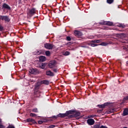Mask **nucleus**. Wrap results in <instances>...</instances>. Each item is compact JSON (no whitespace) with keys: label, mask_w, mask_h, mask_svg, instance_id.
Masks as SVG:
<instances>
[{"label":"nucleus","mask_w":128,"mask_h":128,"mask_svg":"<svg viewBox=\"0 0 128 128\" xmlns=\"http://www.w3.org/2000/svg\"><path fill=\"white\" fill-rule=\"evenodd\" d=\"M74 114V110H70L66 111L65 114H58V116L60 118H66V116H70V114Z\"/></svg>","instance_id":"obj_1"},{"label":"nucleus","mask_w":128,"mask_h":128,"mask_svg":"<svg viewBox=\"0 0 128 128\" xmlns=\"http://www.w3.org/2000/svg\"><path fill=\"white\" fill-rule=\"evenodd\" d=\"M56 61L54 60H52L50 61L48 63V66L50 68H56Z\"/></svg>","instance_id":"obj_2"},{"label":"nucleus","mask_w":128,"mask_h":128,"mask_svg":"<svg viewBox=\"0 0 128 128\" xmlns=\"http://www.w3.org/2000/svg\"><path fill=\"white\" fill-rule=\"evenodd\" d=\"M80 116V112H76V110H74V112L70 115L68 118H78V116Z\"/></svg>","instance_id":"obj_3"},{"label":"nucleus","mask_w":128,"mask_h":128,"mask_svg":"<svg viewBox=\"0 0 128 128\" xmlns=\"http://www.w3.org/2000/svg\"><path fill=\"white\" fill-rule=\"evenodd\" d=\"M99 24H105L106 26H112L113 24L112 22H106V21H104V20L100 22Z\"/></svg>","instance_id":"obj_4"},{"label":"nucleus","mask_w":128,"mask_h":128,"mask_svg":"<svg viewBox=\"0 0 128 128\" xmlns=\"http://www.w3.org/2000/svg\"><path fill=\"white\" fill-rule=\"evenodd\" d=\"M44 47L46 48H47V50H52V48H54V46L50 43L45 44L44 45Z\"/></svg>","instance_id":"obj_5"},{"label":"nucleus","mask_w":128,"mask_h":128,"mask_svg":"<svg viewBox=\"0 0 128 128\" xmlns=\"http://www.w3.org/2000/svg\"><path fill=\"white\" fill-rule=\"evenodd\" d=\"M29 72L32 74H38V70H37V69H34V68L30 69Z\"/></svg>","instance_id":"obj_6"},{"label":"nucleus","mask_w":128,"mask_h":128,"mask_svg":"<svg viewBox=\"0 0 128 128\" xmlns=\"http://www.w3.org/2000/svg\"><path fill=\"white\" fill-rule=\"evenodd\" d=\"M0 20H4L6 22H8L10 20V18H8V16H0Z\"/></svg>","instance_id":"obj_7"},{"label":"nucleus","mask_w":128,"mask_h":128,"mask_svg":"<svg viewBox=\"0 0 128 128\" xmlns=\"http://www.w3.org/2000/svg\"><path fill=\"white\" fill-rule=\"evenodd\" d=\"M42 81L40 82H38L36 84H35V90H38L40 88V86H42Z\"/></svg>","instance_id":"obj_8"},{"label":"nucleus","mask_w":128,"mask_h":128,"mask_svg":"<svg viewBox=\"0 0 128 128\" xmlns=\"http://www.w3.org/2000/svg\"><path fill=\"white\" fill-rule=\"evenodd\" d=\"M87 122L89 126H92L94 124V119H88L87 120Z\"/></svg>","instance_id":"obj_9"},{"label":"nucleus","mask_w":128,"mask_h":128,"mask_svg":"<svg viewBox=\"0 0 128 128\" xmlns=\"http://www.w3.org/2000/svg\"><path fill=\"white\" fill-rule=\"evenodd\" d=\"M46 75L48 76H54V74L50 70H47L46 71Z\"/></svg>","instance_id":"obj_10"},{"label":"nucleus","mask_w":128,"mask_h":128,"mask_svg":"<svg viewBox=\"0 0 128 128\" xmlns=\"http://www.w3.org/2000/svg\"><path fill=\"white\" fill-rule=\"evenodd\" d=\"M41 84H46V86H48L50 84V81L48 80H43L41 81Z\"/></svg>","instance_id":"obj_11"},{"label":"nucleus","mask_w":128,"mask_h":128,"mask_svg":"<svg viewBox=\"0 0 128 128\" xmlns=\"http://www.w3.org/2000/svg\"><path fill=\"white\" fill-rule=\"evenodd\" d=\"M106 106H108V103H104L103 104H100L98 105V106L100 108H106Z\"/></svg>","instance_id":"obj_12"},{"label":"nucleus","mask_w":128,"mask_h":128,"mask_svg":"<svg viewBox=\"0 0 128 128\" xmlns=\"http://www.w3.org/2000/svg\"><path fill=\"white\" fill-rule=\"evenodd\" d=\"M74 36H76V38H80L82 36V32H74Z\"/></svg>","instance_id":"obj_13"},{"label":"nucleus","mask_w":128,"mask_h":128,"mask_svg":"<svg viewBox=\"0 0 128 128\" xmlns=\"http://www.w3.org/2000/svg\"><path fill=\"white\" fill-rule=\"evenodd\" d=\"M34 95L36 96V98H40V94L42 92L40 91H37L34 92Z\"/></svg>","instance_id":"obj_14"},{"label":"nucleus","mask_w":128,"mask_h":128,"mask_svg":"<svg viewBox=\"0 0 128 128\" xmlns=\"http://www.w3.org/2000/svg\"><path fill=\"white\" fill-rule=\"evenodd\" d=\"M123 116H128V108L124 109L123 111Z\"/></svg>","instance_id":"obj_15"},{"label":"nucleus","mask_w":128,"mask_h":128,"mask_svg":"<svg viewBox=\"0 0 128 128\" xmlns=\"http://www.w3.org/2000/svg\"><path fill=\"white\" fill-rule=\"evenodd\" d=\"M102 42L101 40H92L90 41V42H92L93 44H100Z\"/></svg>","instance_id":"obj_16"},{"label":"nucleus","mask_w":128,"mask_h":128,"mask_svg":"<svg viewBox=\"0 0 128 128\" xmlns=\"http://www.w3.org/2000/svg\"><path fill=\"white\" fill-rule=\"evenodd\" d=\"M40 62H46V57L44 56H40L39 58Z\"/></svg>","instance_id":"obj_17"},{"label":"nucleus","mask_w":128,"mask_h":128,"mask_svg":"<svg viewBox=\"0 0 128 128\" xmlns=\"http://www.w3.org/2000/svg\"><path fill=\"white\" fill-rule=\"evenodd\" d=\"M117 26H119V28H126V25L122 24H117Z\"/></svg>","instance_id":"obj_18"},{"label":"nucleus","mask_w":128,"mask_h":128,"mask_svg":"<svg viewBox=\"0 0 128 128\" xmlns=\"http://www.w3.org/2000/svg\"><path fill=\"white\" fill-rule=\"evenodd\" d=\"M2 6L3 8H7L8 10H10V6H8V4H4Z\"/></svg>","instance_id":"obj_19"},{"label":"nucleus","mask_w":128,"mask_h":128,"mask_svg":"<svg viewBox=\"0 0 128 128\" xmlns=\"http://www.w3.org/2000/svg\"><path fill=\"white\" fill-rule=\"evenodd\" d=\"M114 112V108H111L108 110V114H112V112Z\"/></svg>","instance_id":"obj_20"},{"label":"nucleus","mask_w":128,"mask_h":128,"mask_svg":"<svg viewBox=\"0 0 128 128\" xmlns=\"http://www.w3.org/2000/svg\"><path fill=\"white\" fill-rule=\"evenodd\" d=\"M46 64L42 63V64H41L40 68H41L44 70V68H46Z\"/></svg>","instance_id":"obj_21"},{"label":"nucleus","mask_w":128,"mask_h":128,"mask_svg":"<svg viewBox=\"0 0 128 128\" xmlns=\"http://www.w3.org/2000/svg\"><path fill=\"white\" fill-rule=\"evenodd\" d=\"M32 124H38L36 122V120H32V122H31Z\"/></svg>","instance_id":"obj_22"},{"label":"nucleus","mask_w":128,"mask_h":128,"mask_svg":"<svg viewBox=\"0 0 128 128\" xmlns=\"http://www.w3.org/2000/svg\"><path fill=\"white\" fill-rule=\"evenodd\" d=\"M45 54L47 56H50V51H46Z\"/></svg>","instance_id":"obj_23"},{"label":"nucleus","mask_w":128,"mask_h":128,"mask_svg":"<svg viewBox=\"0 0 128 128\" xmlns=\"http://www.w3.org/2000/svg\"><path fill=\"white\" fill-rule=\"evenodd\" d=\"M70 52L68 51H66L64 53V56H70Z\"/></svg>","instance_id":"obj_24"},{"label":"nucleus","mask_w":128,"mask_h":128,"mask_svg":"<svg viewBox=\"0 0 128 128\" xmlns=\"http://www.w3.org/2000/svg\"><path fill=\"white\" fill-rule=\"evenodd\" d=\"M88 46H98L97 44H90V43H89L88 44Z\"/></svg>","instance_id":"obj_25"},{"label":"nucleus","mask_w":128,"mask_h":128,"mask_svg":"<svg viewBox=\"0 0 128 128\" xmlns=\"http://www.w3.org/2000/svg\"><path fill=\"white\" fill-rule=\"evenodd\" d=\"M107 3L109 4H110L114 2V0H107Z\"/></svg>","instance_id":"obj_26"},{"label":"nucleus","mask_w":128,"mask_h":128,"mask_svg":"<svg viewBox=\"0 0 128 128\" xmlns=\"http://www.w3.org/2000/svg\"><path fill=\"white\" fill-rule=\"evenodd\" d=\"M34 54H36V56H38V54H40V51H36L33 52Z\"/></svg>","instance_id":"obj_27"},{"label":"nucleus","mask_w":128,"mask_h":128,"mask_svg":"<svg viewBox=\"0 0 128 128\" xmlns=\"http://www.w3.org/2000/svg\"><path fill=\"white\" fill-rule=\"evenodd\" d=\"M30 116H32V118H34V116H36V114L30 113Z\"/></svg>","instance_id":"obj_28"},{"label":"nucleus","mask_w":128,"mask_h":128,"mask_svg":"<svg viewBox=\"0 0 128 128\" xmlns=\"http://www.w3.org/2000/svg\"><path fill=\"white\" fill-rule=\"evenodd\" d=\"M66 40H68V42H70L72 40V38H70V36H68L66 38Z\"/></svg>","instance_id":"obj_29"},{"label":"nucleus","mask_w":128,"mask_h":128,"mask_svg":"<svg viewBox=\"0 0 128 128\" xmlns=\"http://www.w3.org/2000/svg\"><path fill=\"white\" fill-rule=\"evenodd\" d=\"M32 112H38V108H36L32 109Z\"/></svg>","instance_id":"obj_30"},{"label":"nucleus","mask_w":128,"mask_h":128,"mask_svg":"<svg viewBox=\"0 0 128 128\" xmlns=\"http://www.w3.org/2000/svg\"><path fill=\"white\" fill-rule=\"evenodd\" d=\"M32 118H28L27 120H27V122H32Z\"/></svg>","instance_id":"obj_31"},{"label":"nucleus","mask_w":128,"mask_h":128,"mask_svg":"<svg viewBox=\"0 0 128 128\" xmlns=\"http://www.w3.org/2000/svg\"><path fill=\"white\" fill-rule=\"evenodd\" d=\"M0 36H6V32H2L0 34Z\"/></svg>","instance_id":"obj_32"},{"label":"nucleus","mask_w":128,"mask_h":128,"mask_svg":"<svg viewBox=\"0 0 128 128\" xmlns=\"http://www.w3.org/2000/svg\"><path fill=\"white\" fill-rule=\"evenodd\" d=\"M30 13L34 14V8H32L31 10H30Z\"/></svg>","instance_id":"obj_33"},{"label":"nucleus","mask_w":128,"mask_h":128,"mask_svg":"<svg viewBox=\"0 0 128 128\" xmlns=\"http://www.w3.org/2000/svg\"><path fill=\"white\" fill-rule=\"evenodd\" d=\"M94 128H100V124H96L94 126Z\"/></svg>","instance_id":"obj_34"},{"label":"nucleus","mask_w":128,"mask_h":128,"mask_svg":"<svg viewBox=\"0 0 128 128\" xmlns=\"http://www.w3.org/2000/svg\"><path fill=\"white\" fill-rule=\"evenodd\" d=\"M120 36H123V38H126V34H124V33H122L120 34Z\"/></svg>","instance_id":"obj_35"},{"label":"nucleus","mask_w":128,"mask_h":128,"mask_svg":"<svg viewBox=\"0 0 128 128\" xmlns=\"http://www.w3.org/2000/svg\"><path fill=\"white\" fill-rule=\"evenodd\" d=\"M7 128H14V126H12V125H9Z\"/></svg>","instance_id":"obj_36"},{"label":"nucleus","mask_w":128,"mask_h":128,"mask_svg":"<svg viewBox=\"0 0 128 128\" xmlns=\"http://www.w3.org/2000/svg\"><path fill=\"white\" fill-rule=\"evenodd\" d=\"M124 100H128V96H126L124 98Z\"/></svg>","instance_id":"obj_37"},{"label":"nucleus","mask_w":128,"mask_h":128,"mask_svg":"<svg viewBox=\"0 0 128 128\" xmlns=\"http://www.w3.org/2000/svg\"><path fill=\"white\" fill-rule=\"evenodd\" d=\"M44 121L42 120H38V124H43Z\"/></svg>","instance_id":"obj_38"},{"label":"nucleus","mask_w":128,"mask_h":128,"mask_svg":"<svg viewBox=\"0 0 128 128\" xmlns=\"http://www.w3.org/2000/svg\"><path fill=\"white\" fill-rule=\"evenodd\" d=\"M81 48H88V46H81Z\"/></svg>","instance_id":"obj_39"},{"label":"nucleus","mask_w":128,"mask_h":128,"mask_svg":"<svg viewBox=\"0 0 128 128\" xmlns=\"http://www.w3.org/2000/svg\"><path fill=\"white\" fill-rule=\"evenodd\" d=\"M95 116H96V115L94 114V115H90V118H95Z\"/></svg>","instance_id":"obj_40"},{"label":"nucleus","mask_w":128,"mask_h":128,"mask_svg":"<svg viewBox=\"0 0 128 128\" xmlns=\"http://www.w3.org/2000/svg\"><path fill=\"white\" fill-rule=\"evenodd\" d=\"M4 30V27L2 26V25H0V30Z\"/></svg>","instance_id":"obj_41"},{"label":"nucleus","mask_w":128,"mask_h":128,"mask_svg":"<svg viewBox=\"0 0 128 128\" xmlns=\"http://www.w3.org/2000/svg\"><path fill=\"white\" fill-rule=\"evenodd\" d=\"M6 127L0 124V128H5Z\"/></svg>","instance_id":"obj_42"},{"label":"nucleus","mask_w":128,"mask_h":128,"mask_svg":"<svg viewBox=\"0 0 128 128\" xmlns=\"http://www.w3.org/2000/svg\"><path fill=\"white\" fill-rule=\"evenodd\" d=\"M53 72H57L58 70L56 68L53 69Z\"/></svg>","instance_id":"obj_43"},{"label":"nucleus","mask_w":128,"mask_h":128,"mask_svg":"<svg viewBox=\"0 0 128 128\" xmlns=\"http://www.w3.org/2000/svg\"><path fill=\"white\" fill-rule=\"evenodd\" d=\"M56 126L54 125H51L50 126H49V128H54Z\"/></svg>","instance_id":"obj_44"},{"label":"nucleus","mask_w":128,"mask_h":128,"mask_svg":"<svg viewBox=\"0 0 128 128\" xmlns=\"http://www.w3.org/2000/svg\"><path fill=\"white\" fill-rule=\"evenodd\" d=\"M100 128H108V127L104 126H102Z\"/></svg>","instance_id":"obj_45"},{"label":"nucleus","mask_w":128,"mask_h":128,"mask_svg":"<svg viewBox=\"0 0 128 128\" xmlns=\"http://www.w3.org/2000/svg\"><path fill=\"white\" fill-rule=\"evenodd\" d=\"M53 118H58V115L56 116H53Z\"/></svg>","instance_id":"obj_46"},{"label":"nucleus","mask_w":128,"mask_h":128,"mask_svg":"<svg viewBox=\"0 0 128 128\" xmlns=\"http://www.w3.org/2000/svg\"><path fill=\"white\" fill-rule=\"evenodd\" d=\"M74 32H80L78 31V30H75Z\"/></svg>","instance_id":"obj_47"},{"label":"nucleus","mask_w":128,"mask_h":128,"mask_svg":"<svg viewBox=\"0 0 128 128\" xmlns=\"http://www.w3.org/2000/svg\"><path fill=\"white\" fill-rule=\"evenodd\" d=\"M123 128H128L126 126H124Z\"/></svg>","instance_id":"obj_48"},{"label":"nucleus","mask_w":128,"mask_h":128,"mask_svg":"<svg viewBox=\"0 0 128 128\" xmlns=\"http://www.w3.org/2000/svg\"><path fill=\"white\" fill-rule=\"evenodd\" d=\"M127 64H128V61L126 62Z\"/></svg>","instance_id":"obj_49"},{"label":"nucleus","mask_w":128,"mask_h":128,"mask_svg":"<svg viewBox=\"0 0 128 128\" xmlns=\"http://www.w3.org/2000/svg\"><path fill=\"white\" fill-rule=\"evenodd\" d=\"M66 30L65 29V32H66Z\"/></svg>","instance_id":"obj_50"}]
</instances>
